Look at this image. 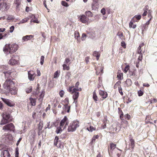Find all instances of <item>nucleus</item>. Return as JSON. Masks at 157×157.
I'll use <instances>...</instances> for the list:
<instances>
[{
	"label": "nucleus",
	"mask_w": 157,
	"mask_h": 157,
	"mask_svg": "<svg viewBox=\"0 0 157 157\" xmlns=\"http://www.w3.org/2000/svg\"><path fill=\"white\" fill-rule=\"evenodd\" d=\"M74 87V86H70L67 90L68 91L70 92L71 94H72L73 99L74 100V102L75 104H77L78 102V99L79 96V93L76 91H74L73 88Z\"/></svg>",
	"instance_id": "4"
},
{
	"label": "nucleus",
	"mask_w": 157,
	"mask_h": 157,
	"mask_svg": "<svg viewBox=\"0 0 157 157\" xmlns=\"http://www.w3.org/2000/svg\"><path fill=\"white\" fill-rule=\"evenodd\" d=\"M134 17L137 20H139L141 19V16L140 15H135L134 16Z\"/></svg>",
	"instance_id": "64"
},
{
	"label": "nucleus",
	"mask_w": 157,
	"mask_h": 157,
	"mask_svg": "<svg viewBox=\"0 0 157 157\" xmlns=\"http://www.w3.org/2000/svg\"><path fill=\"white\" fill-rule=\"evenodd\" d=\"M14 83L12 80L7 78L3 84V87L6 91H10L14 85Z\"/></svg>",
	"instance_id": "1"
},
{
	"label": "nucleus",
	"mask_w": 157,
	"mask_h": 157,
	"mask_svg": "<svg viewBox=\"0 0 157 157\" xmlns=\"http://www.w3.org/2000/svg\"><path fill=\"white\" fill-rule=\"evenodd\" d=\"M138 21L136 20V19L134 17L131 20L130 23H129V26H131L132 25H133V23L135 22H137Z\"/></svg>",
	"instance_id": "35"
},
{
	"label": "nucleus",
	"mask_w": 157,
	"mask_h": 157,
	"mask_svg": "<svg viewBox=\"0 0 157 157\" xmlns=\"http://www.w3.org/2000/svg\"><path fill=\"white\" fill-rule=\"evenodd\" d=\"M1 0H0V2ZM10 6L6 2H0V10L2 11H6L7 10L10 8Z\"/></svg>",
	"instance_id": "8"
},
{
	"label": "nucleus",
	"mask_w": 157,
	"mask_h": 157,
	"mask_svg": "<svg viewBox=\"0 0 157 157\" xmlns=\"http://www.w3.org/2000/svg\"><path fill=\"white\" fill-rule=\"evenodd\" d=\"M129 73L131 76H136L135 71H131L129 70Z\"/></svg>",
	"instance_id": "40"
},
{
	"label": "nucleus",
	"mask_w": 157,
	"mask_h": 157,
	"mask_svg": "<svg viewBox=\"0 0 157 157\" xmlns=\"http://www.w3.org/2000/svg\"><path fill=\"white\" fill-rule=\"evenodd\" d=\"M59 139V138L58 136L55 137L54 140V145L58 148H60L61 144L60 142L58 141Z\"/></svg>",
	"instance_id": "15"
},
{
	"label": "nucleus",
	"mask_w": 157,
	"mask_h": 157,
	"mask_svg": "<svg viewBox=\"0 0 157 157\" xmlns=\"http://www.w3.org/2000/svg\"><path fill=\"white\" fill-rule=\"evenodd\" d=\"M141 48L138 47L136 51V53L138 54L142 53Z\"/></svg>",
	"instance_id": "60"
},
{
	"label": "nucleus",
	"mask_w": 157,
	"mask_h": 157,
	"mask_svg": "<svg viewBox=\"0 0 157 157\" xmlns=\"http://www.w3.org/2000/svg\"><path fill=\"white\" fill-rule=\"evenodd\" d=\"M79 122L77 121H74L71 122L68 126L67 131L68 132L75 131L76 128L79 126Z\"/></svg>",
	"instance_id": "3"
},
{
	"label": "nucleus",
	"mask_w": 157,
	"mask_h": 157,
	"mask_svg": "<svg viewBox=\"0 0 157 157\" xmlns=\"http://www.w3.org/2000/svg\"><path fill=\"white\" fill-rule=\"evenodd\" d=\"M29 20V17H26L25 18L21 21L19 23H18V24H22L24 23H25L27 22L28 20Z\"/></svg>",
	"instance_id": "32"
},
{
	"label": "nucleus",
	"mask_w": 157,
	"mask_h": 157,
	"mask_svg": "<svg viewBox=\"0 0 157 157\" xmlns=\"http://www.w3.org/2000/svg\"><path fill=\"white\" fill-rule=\"evenodd\" d=\"M4 73L5 74V77H6L7 78L8 76H9V75H11L12 72H11L8 71L6 72H4Z\"/></svg>",
	"instance_id": "48"
},
{
	"label": "nucleus",
	"mask_w": 157,
	"mask_h": 157,
	"mask_svg": "<svg viewBox=\"0 0 157 157\" xmlns=\"http://www.w3.org/2000/svg\"><path fill=\"white\" fill-rule=\"evenodd\" d=\"M63 102L64 103V105H68V104H69V100L68 98H66L64 100Z\"/></svg>",
	"instance_id": "46"
},
{
	"label": "nucleus",
	"mask_w": 157,
	"mask_h": 157,
	"mask_svg": "<svg viewBox=\"0 0 157 157\" xmlns=\"http://www.w3.org/2000/svg\"><path fill=\"white\" fill-rule=\"evenodd\" d=\"M43 126V121H40L38 124V129L42 130Z\"/></svg>",
	"instance_id": "30"
},
{
	"label": "nucleus",
	"mask_w": 157,
	"mask_h": 157,
	"mask_svg": "<svg viewBox=\"0 0 157 157\" xmlns=\"http://www.w3.org/2000/svg\"><path fill=\"white\" fill-rule=\"evenodd\" d=\"M88 124L90 126L89 127H88L86 128V129L88 131L90 132H92L93 131L96 130V128H94L93 127L91 126V123H88Z\"/></svg>",
	"instance_id": "24"
},
{
	"label": "nucleus",
	"mask_w": 157,
	"mask_h": 157,
	"mask_svg": "<svg viewBox=\"0 0 157 157\" xmlns=\"http://www.w3.org/2000/svg\"><path fill=\"white\" fill-rule=\"evenodd\" d=\"M62 5L66 7H68L69 6L67 3L65 1H62L61 2Z\"/></svg>",
	"instance_id": "51"
},
{
	"label": "nucleus",
	"mask_w": 157,
	"mask_h": 157,
	"mask_svg": "<svg viewBox=\"0 0 157 157\" xmlns=\"http://www.w3.org/2000/svg\"><path fill=\"white\" fill-rule=\"evenodd\" d=\"M129 65H127L126 66V67L123 70V71L124 73H126L129 70Z\"/></svg>",
	"instance_id": "42"
},
{
	"label": "nucleus",
	"mask_w": 157,
	"mask_h": 157,
	"mask_svg": "<svg viewBox=\"0 0 157 157\" xmlns=\"http://www.w3.org/2000/svg\"><path fill=\"white\" fill-rule=\"evenodd\" d=\"M32 90V87L30 86V87L28 89L26 90V92L27 93H29L31 92Z\"/></svg>",
	"instance_id": "52"
},
{
	"label": "nucleus",
	"mask_w": 157,
	"mask_h": 157,
	"mask_svg": "<svg viewBox=\"0 0 157 157\" xmlns=\"http://www.w3.org/2000/svg\"><path fill=\"white\" fill-rule=\"evenodd\" d=\"M93 98L95 102L97 103V101L98 100V98L95 90L93 93Z\"/></svg>",
	"instance_id": "23"
},
{
	"label": "nucleus",
	"mask_w": 157,
	"mask_h": 157,
	"mask_svg": "<svg viewBox=\"0 0 157 157\" xmlns=\"http://www.w3.org/2000/svg\"><path fill=\"white\" fill-rule=\"evenodd\" d=\"M44 59V56H42L40 58V64L41 65L43 64Z\"/></svg>",
	"instance_id": "49"
},
{
	"label": "nucleus",
	"mask_w": 157,
	"mask_h": 157,
	"mask_svg": "<svg viewBox=\"0 0 157 157\" xmlns=\"http://www.w3.org/2000/svg\"><path fill=\"white\" fill-rule=\"evenodd\" d=\"M63 127H60V126H59V127H58L56 129V132L57 134L60 133L61 132H62V131L63 130Z\"/></svg>",
	"instance_id": "29"
},
{
	"label": "nucleus",
	"mask_w": 157,
	"mask_h": 157,
	"mask_svg": "<svg viewBox=\"0 0 157 157\" xmlns=\"http://www.w3.org/2000/svg\"><path fill=\"white\" fill-rule=\"evenodd\" d=\"M31 105L32 106H35L36 105V101L35 98H30L29 99Z\"/></svg>",
	"instance_id": "27"
},
{
	"label": "nucleus",
	"mask_w": 157,
	"mask_h": 157,
	"mask_svg": "<svg viewBox=\"0 0 157 157\" xmlns=\"http://www.w3.org/2000/svg\"><path fill=\"white\" fill-rule=\"evenodd\" d=\"M60 73V71H56L53 77L54 78H56L59 77V74Z\"/></svg>",
	"instance_id": "34"
},
{
	"label": "nucleus",
	"mask_w": 157,
	"mask_h": 157,
	"mask_svg": "<svg viewBox=\"0 0 157 157\" xmlns=\"http://www.w3.org/2000/svg\"><path fill=\"white\" fill-rule=\"evenodd\" d=\"M138 94L139 96H142L144 94V92L143 91L141 90H140L138 92Z\"/></svg>",
	"instance_id": "54"
},
{
	"label": "nucleus",
	"mask_w": 157,
	"mask_h": 157,
	"mask_svg": "<svg viewBox=\"0 0 157 157\" xmlns=\"http://www.w3.org/2000/svg\"><path fill=\"white\" fill-rule=\"evenodd\" d=\"M63 70H69L70 69V67L69 66V65L68 66H67L66 64H64L63 65Z\"/></svg>",
	"instance_id": "38"
},
{
	"label": "nucleus",
	"mask_w": 157,
	"mask_h": 157,
	"mask_svg": "<svg viewBox=\"0 0 157 157\" xmlns=\"http://www.w3.org/2000/svg\"><path fill=\"white\" fill-rule=\"evenodd\" d=\"M72 89L74 90V91H76L77 92L81 91L82 90V89L81 88H73Z\"/></svg>",
	"instance_id": "59"
},
{
	"label": "nucleus",
	"mask_w": 157,
	"mask_h": 157,
	"mask_svg": "<svg viewBox=\"0 0 157 157\" xmlns=\"http://www.w3.org/2000/svg\"><path fill=\"white\" fill-rule=\"evenodd\" d=\"M78 18H79L80 21L83 23L88 22L89 20V18L84 14L81 15Z\"/></svg>",
	"instance_id": "12"
},
{
	"label": "nucleus",
	"mask_w": 157,
	"mask_h": 157,
	"mask_svg": "<svg viewBox=\"0 0 157 157\" xmlns=\"http://www.w3.org/2000/svg\"><path fill=\"white\" fill-rule=\"evenodd\" d=\"M118 89V91L119 93L121 95L123 96V93L122 91V89L121 87H120Z\"/></svg>",
	"instance_id": "63"
},
{
	"label": "nucleus",
	"mask_w": 157,
	"mask_h": 157,
	"mask_svg": "<svg viewBox=\"0 0 157 157\" xmlns=\"http://www.w3.org/2000/svg\"><path fill=\"white\" fill-rule=\"evenodd\" d=\"M28 78L30 81L34 80L36 76L34 72L33 71H30L28 72Z\"/></svg>",
	"instance_id": "11"
},
{
	"label": "nucleus",
	"mask_w": 157,
	"mask_h": 157,
	"mask_svg": "<svg viewBox=\"0 0 157 157\" xmlns=\"http://www.w3.org/2000/svg\"><path fill=\"white\" fill-rule=\"evenodd\" d=\"M98 5V0H94L92 4V6L94 7H96V6Z\"/></svg>",
	"instance_id": "37"
},
{
	"label": "nucleus",
	"mask_w": 157,
	"mask_h": 157,
	"mask_svg": "<svg viewBox=\"0 0 157 157\" xmlns=\"http://www.w3.org/2000/svg\"><path fill=\"white\" fill-rule=\"evenodd\" d=\"M86 16L89 17H92L93 16L92 13L90 11H86Z\"/></svg>",
	"instance_id": "44"
},
{
	"label": "nucleus",
	"mask_w": 157,
	"mask_h": 157,
	"mask_svg": "<svg viewBox=\"0 0 157 157\" xmlns=\"http://www.w3.org/2000/svg\"><path fill=\"white\" fill-rule=\"evenodd\" d=\"M2 128V129L4 130L12 131L14 132L15 131V126L12 123L7 124Z\"/></svg>",
	"instance_id": "6"
},
{
	"label": "nucleus",
	"mask_w": 157,
	"mask_h": 157,
	"mask_svg": "<svg viewBox=\"0 0 157 157\" xmlns=\"http://www.w3.org/2000/svg\"><path fill=\"white\" fill-rule=\"evenodd\" d=\"M33 36L32 35H26L23 37L22 40L23 41H27L29 40H30L33 37Z\"/></svg>",
	"instance_id": "19"
},
{
	"label": "nucleus",
	"mask_w": 157,
	"mask_h": 157,
	"mask_svg": "<svg viewBox=\"0 0 157 157\" xmlns=\"http://www.w3.org/2000/svg\"><path fill=\"white\" fill-rule=\"evenodd\" d=\"M70 61V59L69 58H66L65 60L64 63L66 64H67Z\"/></svg>",
	"instance_id": "55"
},
{
	"label": "nucleus",
	"mask_w": 157,
	"mask_h": 157,
	"mask_svg": "<svg viewBox=\"0 0 157 157\" xmlns=\"http://www.w3.org/2000/svg\"><path fill=\"white\" fill-rule=\"evenodd\" d=\"M152 11L151 10H149L148 13V17L150 18L149 20L151 21L152 17L151 15Z\"/></svg>",
	"instance_id": "43"
},
{
	"label": "nucleus",
	"mask_w": 157,
	"mask_h": 157,
	"mask_svg": "<svg viewBox=\"0 0 157 157\" xmlns=\"http://www.w3.org/2000/svg\"><path fill=\"white\" fill-rule=\"evenodd\" d=\"M129 137V141L130 142L129 146H131L130 148L133 150L135 146V141L133 139L131 135H130Z\"/></svg>",
	"instance_id": "14"
},
{
	"label": "nucleus",
	"mask_w": 157,
	"mask_h": 157,
	"mask_svg": "<svg viewBox=\"0 0 157 157\" xmlns=\"http://www.w3.org/2000/svg\"><path fill=\"white\" fill-rule=\"evenodd\" d=\"M14 19L13 16L11 15L9 16L7 18V20H14Z\"/></svg>",
	"instance_id": "62"
},
{
	"label": "nucleus",
	"mask_w": 157,
	"mask_h": 157,
	"mask_svg": "<svg viewBox=\"0 0 157 157\" xmlns=\"http://www.w3.org/2000/svg\"><path fill=\"white\" fill-rule=\"evenodd\" d=\"M132 81L130 79H127L124 83V86L125 87H129L132 85Z\"/></svg>",
	"instance_id": "22"
},
{
	"label": "nucleus",
	"mask_w": 157,
	"mask_h": 157,
	"mask_svg": "<svg viewBox=\"0 0 157 157\" xmlns=\"http://www.w3.org/2000/svg\"><path fill=\"white\" fill-rule=\"evenodd\" d=\"M64 92L62 90L60 91L59 93V94L61 97H63L64 94Z\"/></svg>",
	"instance_id": "53"
},
{
	"label": "nucleus",
	"mask_w": 157,
	"mask_h": 157,
	"mask_svg": "<svg viewBox=\"0 0 157 157\" xmlns=\"http://www.w3.org/2000/svg\"><path fill=\"white\" fill-rule=\"evenodd\" d=\"M125 118L128 120H129L131 118L130 115L128 114H127L124 115Z\"/></svg>",
	"instance_id": "57"
},
{
	"label": "nucleus",
	"mask_w": 157,
	"mask_h": 157,
	"mask_svg": "<svg viewBox=\"0 0 157 157\" xmlns=\"http://www.w3.org/2000/svg\"><path fill=\"white\" fill-rule=\"evenodd\" d=\"M2 100L7 105L10 107H13L15 105V103L11 100L5 98H2Z\"/></svg>",
	"instance_id": "10"
},
{
	"label": "nucleus",
	"mask_w": 157,
	"mask_h": 157,
	"mask_svg": "<svg viewBox=\"0 0 157 157\" xmlns=\"http://www.w3.org/2000/svg\"><path fill=\"white\" fill-rule=\"evenodd\" d=\"M65 110L66 111H67V113H69L70 112V109L71 107L68 105H64Z\"/></svg>",
	"instance_id": "41"
},
{
	"label": "nucleus",
	"mask_w": 157,
	"mask_h": 157,
	"mask_svg": "<svg viewBox=\"0 0 157 157\" xmlns=\"http://www.w3.org/2000/svg\"><path fill=\"white\" fill-rule=\"evenodd\" d=\"M116 144H115L112 142L110 144V147H108V151L109 153L110 151H111L113 150L114 148L116 147Z\"/></svg>",
	"instance_id": "20"
},
{
	"label": "nucleus",
	"mask_w": 157,
	"mask_h": 157,
	"mask_svg": "<svg viewBox=\"0 0 157 157\" xmlns=\"http://www.w3.org/2000/svg\"><path fill=\"white\" fill-rule=\"evenodd\" d=\"M139 56L138 57V60L141 61L143 59V54L142 53L139 54Z\"/></svg>",
	"instance_id": "58"
},
{
	"label": "nucleus",
	"mask_w": 157,
	"mask_h": 157,
	"mask_svg": "<svg viewBox=\"0 0 157 157\" xmlns=\"http://www.w3.org/2000/svg\"><path fill=\"white\" fill-rule=\"evenodd\" d=\"M93 55L96 57L97 59L98 60L99 57V53L98 52H94L93 53Z\"/></svg>",
	"instance_id": "39"
},
{
	"label": "nucleus",
	"mask_w": 157,
	"mask_h": 157,
	"mask_svg": "<svg viewBox=\"0 0 157 157\" xmlns=\"http://www.w3.org/2000/svg\"><path fill=\"white\" fill-rule=\"evenodd\" d=\"M75 38L78 39V38L80 37V34L79 32L78 31H75Z\"/></svg>",
	"instance_id": "45"
},
{
	"label": "nucleus",
	"mask_w": 157,
	"mask_h": 157,
	"mask_svg": "<svg viewBox=\"0 0 157 157\" xmlns=\"http://www.w3.org/2000/svg\"><path fill=\"white\" fill-rule=\"evenodd\" d=\"M69 123L68 119L66 116L64 117L63 118L61 121L60 123L59 126L63 128V129L66 127Z\"/></svg>",
	"instance_id": "9"
},
{
	"label": "nucleus",
	"mask_w": 157,
	"mask_h": 157,
	"mask_svg": "<svg viewBox=\"0 0 157 157\" xmlns=\"http://www.w3.org/2000/svg\"><path fill=\"white\" fill-rule=\"evenodd\" d=\"M86 35L84 33H82L81 37V40L82 41H83L85 40L86 38Z\"/></svg>",
	"instance_id": "50"
},
{
	"label": "nucleus",
	"mask_w": 157,
	"mask_h": 157,
	"mask_svg": "<svg viewBox=\"0 0 157 157\" xmlns=\"http://www.w3.org/2000/svg\"><path fill=\"white\" fill-rule=\"evenodd\" d=\"M11 57H12V58L9 61V63L11 65H13L17 64V60L15 59L14 56Z\"/></svg>",
	"instance_id": "16"
},
{
	"label": "nucleus",
	"mask_w": 157,
	"mask_h": 157,
	"mask_svg": "<svg viewBox=\"0 0 157 157\" xmlns=\"http://www.w3.org/2000/svg\"><path fill=\"white\" fill-rule=\"evenodd\" d=\"M99 66L97 67H95V70H96V74L97 75H98L100 74L103 73V68L102 65L100 66L99 64Z\"/></svg>",
	"instance_id": "13"
},
{
	"label": "nucleus",
	"mask_w": 157,
	"mask_h": 157,
	"mask_svg": "<svg viewBox=\"0 0 157 157\" xmlns=\"http://www.w3.org/2000/svg\"><path fill=\"white\" fill-rule=\"evenodd\" d=\"M45 91L43 90L42 91L41 94L38 98L39 102L41 104L42 103L43 100L44 95Z\"/></svg>",
	"instance_id": "18"
},
{
	"label": "nucleus",
	"mask_w": 157,
	"mask_h": 157,
	"mask_svg": "<svg viewBox=\"0 0 157 157\" xmlns=\"http://www.w3.org/2000/svg\"><path fill=\"white\" fill-rule=\"evenodd\" d=\"M149 102L150 104L155 103L157 102V99L155 98H151L149 100Z\"/></svg>",
	"instance_id": "36"
},
{
	"label": "nucleus",
	"mask_w": 157,
	"mask_h": 157,
	"mask_svg": "<svg viewBox=\"0 0 157 157\" xmlns=\"http://www.w3.org/2000/svg\"><path fill=\"white\" fill-rule=\"evenodd\" d=\"M10 93L12 95H15L17 94V90L16 89H13V88H11V90L9 91H6V94H8Z\"/></svg>",
	"instance_id": "25"
},
{
	"label": "nucleus",
	"mask_w": 157,
	"mask_h": 157,
	"mask_svg": "<svg viewBox=\"0 0 157 157\" xmlns=\"http://www.w3.org/2000/svg\"><path fill=\"white\" fill-rule=\"evenodd\" d=\"M8 148L5 146L2 148V151L1 153V157H10V155L8 151Z\"/></svg>",
	"instance_id": "7"
},
{
	"label": "nucleus",
	"mask_w": 157,
	"mask_h": 157,
	"mask_svg": "<svg viewBox=\"0 0 157 157\" xmlns=\"http://www.w3.org/2000/svg\"><path fill=\"white\" fill-rule=\"evenodd\" d=\"M108 121L107 117V116H105L104 117V118L103 120V124H106L107 122Z\"/></svg>",
	"instance_id": "56"
},
{
	"label": "nucleus",
	"mask_w": 157,
	"mask_h": 157,
	"mask_svg": "<svg viewBox=\"0 0 157 157\" xmlns=\"http://www.w3.org/2000/svg\"><path fill=\"white\" fill-rule=\"evenodd\" d=\"M9 53L10 56H13V53L15 52L18 49V45L16 44H9Z\"/></svg>",
	"instance_id": "5"
},
{
	"label": "nucleus",
	"mask_w": 157,
	"mask_h": 157,
	"mask_svg": "<svg viewBox=\"0 0 157 157\" xmlns=\"http://www.w3.org/2000/svg\"><path fill=\"white\" fill-rule=\"evenodd\" d=\"M99 95L101 96L103 99L106 98L108 96V94L106 92L101 90H99Z\"/></svg>",
	"instance_id": "17"
},
{
	"label": "nucleus",
	"mask_w": 157,
	"mask_h": 157,
	"mask_svg": "<svg viewBox=\"0 0 157 157\" xmlns=\"http://www.w3.org/2000/svg\"><path fill=\"white\" fill-rule=\"evenodd\" d=\"M3 51L5 52V53L7 55H8L9 53V44L7 45H6L3 48Z\"/></svg>",
	"instance_id": "26"
},
{
	"label": "nucleus",
	"mask_w": 157,
	"mask_h": 157,
	"mask_svg": "<svg viewBox=\"0 0 157 157\" xmlns=\"http://www.w3.org/2000/svg\"><path fill=\"white\" fill-rule=\"evenodd\" d=\"M13 120V118L10 115L5 113L2 114V119L0 122L1 125H3L11 122Z\"/></svg>",
	"instance_id": "2"
},
{
	"label": "nucleus",
	"mask_w": 157,
	"mask_h": 157,
	"mask_svg": "<svg viewBox=\"0 0 157 157\" xmlns=\"http://www.w3.org/2000/svg\"><path fill=\"white\" fill-rule=\"evenodd\" d=\"M121 81H118L117 82L116 84H115L114 88V89H116L117 88H119L120 87H121Z\"/></svg>",
	"instance_id": "28"
},
{
	"label": "nucleus",
	"mask_w": 157,
	"mask_h": 157,
	"mask_svg": "<svg viewBox=\"0 0 157 157\" xmlns=\"http://www.w3.org/2000/svg\"><path fill=\"white\" fill-rule=\"evenodd\" d=\"M118 113L120 114V118L121 120L123 121L124 119L123 118L124 116L123 112L121 108H118Z\"/></svg>",
	"instance_id": "21"
},
{
	"label": "nucleus",
	"mask_w": 157,
	"mask_h": 157,
	"mask_svg": "<svg viewBox=\"0 0 157 157\" xmlns=\"http://www.w3.org/2000/svg\"><path fill=\"white\" fill-rule=\"evenodd\" d=\"M121 45L124 48H126V45L125 42L124 41H122L121 43Z\"/></svg>",
	"instance_id": "61"
},
{
	"label": "nucleus",
	"mask_w": 157,
	"mask_h": 157,
	"mask_svg": "<svg viewBox=\"0 0 157 157\" xmlns=\"http://www.w3.org/2000/svg\"><path fill=\"white\" fill-rule=\"evenodd\" d=\"M123 73H119L118 72L117 77L119 80H121L123 78Z\"/></svg>",
	"instance_id": "33"
},
{
	"label": "nucleus",
	"mask_w": 157,
	"mask_h": 157,
	"mask_svg": "<svg viewBox=\"0 0 157 157\" xmlns=\"http://www.w3.org/2000/svg\"><path fill=\"white\" fill-rule=\"evenodd\" d=\"M99 137V136L98 135L94 136L92 137V141L91 142V144H92L94 143L95 142L96 139H98Z\"/></svg>",
	"instance_id": "31"
},
{
	"label": "nucleus",
	"mask_w": 157,
	"mask_h": 157,
	"mask_svg": "<svg viewBox=\"0 0 157 157\" xmlns=\"http://www.w3.org/2000/svg\"><path fill=\"white\" fill-rule=\"evenodd\" d=\"M148 27V26L147 25V24H145L143 25L142 26V31L143 32V31L146 30H147Z\"/></svg>",
	"instance_id": "47"
}]
</instances>
